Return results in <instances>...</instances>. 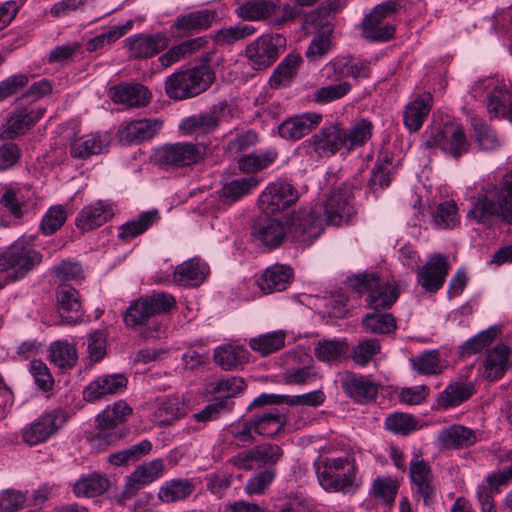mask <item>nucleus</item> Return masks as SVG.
I'll list each match as a JSON object with an SVG mask.
<instances>
[{"label":"nucleus","mask_w":512,"mask_h":512,"mask_svg":"<svg viewBox=\"0 0 512 512\" xmlns=\"http://www.w3.org/2000/svg\"><path fill=\"white\" fill-rule=\"evenodd\" d=\"M323 232V220L314 210L303 209L292 218L288 229L274 218L259 217L252 228V235L269 249L277 248L288 233L303 245H310Z\"/></svg>","instance_id":"nucleus-1"},{"label":"nucleus","mask_w":512,"mask_h":512,"mask_svg":"<svg viewBox=\"0 0 512 512\" xmlns=\"http://www.w3.org/2000/svg\"><path fill=\"white\" fill-rule=\"evenodd\" d=\"M467 217L488 227L497 219L512 225V170L502 177L499 184H487L482 188Z\"/></svg>","instance_id":"nucleus-2"},{"label":"nucleus","mask_w":512,"mask_h":512,"mask_svg":"<svg viewBox=\"0 0 512 512\" xmlns=\"http://www.w3.org/2000/svg\"><path fill=\"white\" fill-rule=\"evenodd\" d=\"M43 260L42 254L34 248L33 238H19L0 251V272L11 271L13 281L23 279Z\"/></svg>","instance_id":"nucleus-3"},{"label":"nucleus","mask_w":512,"mask_h":512,"mask_svg":"<svg viewBox=\"0 0 512 512\" xmlns=\"http://www.w3.org/2000/svg\"><path fill=\"white\" fill-rule=\"evenodd\" d=\"M287 423V417L278 409L263 410L255 413L243 426L233 427L231 434L238 441L237 445L253 444L256 436L272 438L280 433Z\"/></svg>","instance_id":"nucleus-4"},{"label":"nucleus","mask_w":512,"mask_h":512,"mask_svg":"<svg viewBox=\"0 0 512 512\" xmlns=\"http://www.w3.org/2000/svg\"><path fill=\"white\" fill-rule=\"evenodd\" d=\"M213 79V73L204 66L181 70L166 79L165 91L171 99L184 100L207 90Z\"/></svg>","instance_id":"nucleus-5"},{"label":"nucleus","mask_w":512,"mask_h":512,"mask_svg":"<svg viewBox=\"0 0 512 512\" xmlns=\"http://www.w3.org/2000/svg\"><path fill=\"white\" fill-rule=\"evenodd\" d=\"M175 305L176 300L173 295L166 292H153L130 303L123 314L124 324L130 329L144 326L152 317L169 312Z\"/></svg>","instance_id":"nucleus-6"},{"label":"nucleus","mask_w":512,"mask_h":512,"mask_svg":"<svg viewBox=\"0 0 512 512\" xmlns=\"http://www.w3.org/2000/svg\"><path fill=\"white\" fill-rule=\"evenodd\" d=\"M423 144L426 148L438 147L446 155L459 159L468 153L470 143L460 124L446 122L442 126L425 131Z\"/></svg>","instance_id":"nucleus-7"},{"label":"nucleus","mask_w":512,"mask_h":512,"mask_svg":"<svg viewBox=\"0 0 512 512\" xmlns=\"http://www.w3.org/2000/svg\"><path fill=\"white\" fill-rule=\"evenodd\" d=\"M206 146L200 142L168 143L154 152L155 163L163 168H184L203 160Z\"/></svg>","instance_id":"nucleus-8"},{"label":"nucleus","mask_w":512,"mask_h":512,"mask_svg":"<svg viewBox=\"0 0 512 512\" xmlns=\"http://www.w3.org/2000/svg\"><path fill=\"white\" fill-rule=\"evenodd\" d=\"M349 283L358 293H368V304L375 310L390 308L399 296L397 288L376 273L354 276Z\"/></svg>","instance_id":"nucleus-9"},{"label":"nucleus","mask_w":512,"mask_h":512,"mask_svg":"<svg viewBox=\"0 0 512 512\" xmlns=\"http://www.w3.org/2000/svg\"><path fill=\"white\" fill-rule=\"evenodd\" d=\"M319 464L323 465V470L318 473V478L325 490L342 491L353 486L355 464L350 456L323 458Z\"/></svg>","instance_id":"nucleus-10"},{"label":"nucleus","mask_w":512,"mask_h":512,"mask_svg":"<svg viewBox=\"0 0 512 512\" xmlns=\"http://www.w3.org/2000/svg\"><path fill=\"white\" fill-rule=\"evenodd\" d=\"M286 45L281 34H264L247 45L245 57L248 65L256 71L269 68L279 57Z\"/></svg>","instance_id":"nucleus-11"},{"label":"nucleus","mask_w":512,"mask_h":512,"mask_svg":"<svg viewBox=\"0 0 512 512\" xmlns=\"http://www.w3.org/2000/svg\"><path fill=\"white\" fill-rule=\"evenodd\" d=\"M299 198L297 189L285 181H277L266 187L258 199V206L265 214H275L295 205Z\"/></svg>","instance_id":"nucleus-12"},{"label":"nucleus","mask_w":512,"mask_h":512,"mask_svg":"<svg viewBox=\"0 0 512 512\" xmlns=\"http://www.w3.org/2000/svg\"><path fill=\"white\" fill-rule=\"evenodd\" d=\"M310 210H314L323 220V227L325 223L332 225H341L343 223H348L354 214V208L350 204V193L346 188L338 187L332 191H330L327 199L323 204L324 214L326 219H324L320 214V208L315 206Z\"/></svg>","instance_id":"nucleus-13"},{"label":"nucleus","mask_w":512,"mask_h":512,"mask_svg":"<svg viewBox=\"0 0 512 512\" xmlns=\"http://www.w3.org/2000/svg\"><path fill=\"white\" fill-rule=\"evenodd\" d=\"M306 144L318 157H330L341 148H346V131L340 124H329L309 138Z\"/></svg>","instance_id":"nucleus-14"},{"label":"nucleus","mask_w":512,"mask_h":512,"mask_svg":"<svg viewBox=\"0 0 512 512\" xmlns=\"http://www.w3.org/2000/svg\"><path fill=\"white\" fill-rule=\"evenodd\" d=\"M66 420L67 415L63 410L48 412L23 430V441L30 446L41 444L55 434Z\"/></svg>","instance_id":"nucleus-15"},{"label":"nucleus","mask_w":512,"mask_h":512,"mask_svg":"<svg viewBox=\"0 0 512 512\" xmlns=\"http://www.w3.org/2000/svg\"><path fill=\"white\" fill-rule=\"evenodd\" d=\"M450 265L442 254H433L417 275L418 284L427 292L435 293L440 290L448 275Z\"/></svg>","instance_id":"nucleus-16"},{"label":"nucleus","mask_w":512,"mask_h":512,"mask_svg":"<svg viewBox=\"0 0 512 512\" xmlns=\"http://www.w3.org/2000/svg\"><path fill=\"white\" fill-rule=\"evenodd\" d=\"M410 479L413 490L419 497H422L424 505H432L436 497L434 476L428 463L418 459V456L411 461Z\"/></svg>","instance_id":"nucleus-17"},{"label":"nucleus","mask_w":512,"mask_h":512,"mask_svg":"<svg viewBox=\"0 0 512 512\" xmlns=\"http://www.w3.org/2000/svg\"><path fill=\"white\" fill-rule=\"evenodd\" d=\"M163 128L159 118L136 119L128 122L118 131L119 140L125 144H139L151 140Z\"/></svg>","instance_id":"nucleus-18"},{"label":"nucleus","mask_w":512,"mask_h":512,"mask_svg":"<svg viewBox=\"0 0 512 512\" xmlns=\"http://www.w3.org/2000/svg\"><path fill=\"white\" fill-rule=\"evenodd\" d=\"M322 121L318 113H303L290 117L278 126V134L285 140L296 141L316 129Z\"/></svg>","instance_id":"nucleus-19"},{"label":"nucleus","mask_w":512,"mask_h":512,"mask_svg":"<svg viewBox=\"0 0 512 512\" xmlns=\"http://www.w3.org/2000/svg\"><path fill=\"white\" fill-rule=\"evenodd\" d=\"M340 383L344 392L360 404L372 401L378 394V385L363 375L346 372Z\"/></svg>","instance_id":"nucleus-20"},{"label":"nucleus","mask_w":512,"mask_h":512,"mask_svg":"<svg viewBox=\"0 0 512 512\" xmlns=\"http://www.w3.org/2000/svg\"><path fill=\"white\" fill-rule=\"evenodd\" d=\"M164 463L162 459H154L138 466L128 477L123 490L125 498H131L138 490L145 485L152 483L162 476Z\"/></svg>","instance_id":"nucleus-21"},{"label":"nucleus","mask_w":512,"mask_h":512,"mask_svg":"<svg viewBox=\"0 0 512 512\" xmlns=\"http://www.w3.org/2000/svg\"><path fill=\"white\" fill-rule=\"evenodd\" d=\"M293 270L290 266L275 264L264 270L257 280L259 288L265 294L286 290L293 280Z\"/></svg>","instance_id":"nucleus-22"},{"label":"nucleus","mask_w":512,"mask_h":512,"mask_svg":"<svg viewBox=\"0 0 512 512\" xmlns=\"http://www.w3.org/2000/svg\"><path fill=\"white\" fill-rule=\"evenodd\" d=\"M57 309L66 323H75L81 318V300L78 291L68 284H61L56 290Z\"/></svg>","instance_id":"nucleus-23"},{"label":"nucleus","mask_w":512,"mask_h":512,"mask_svg":"<svg viewBox=\"0 0 512 512\" xmlns=\"http://www.w3.org/2000/svg\"><path fill=\"white\" fill-rule=\"evenodd\" d=\"M112 207L101 200L84 206L78 213L75 223L81 231H91L110 220Z\"/></svg>","instance_id":"nucleus-24"},{"label":"nucleus","mask_w":512,"mask_h":512,"mask_svg":"<svg viewBox=\"0 0 512 512\" xmlns=\"http://www.w3.org/2000/svg\"><path fill=\"white\" fill-rule=\"evenodd\" d=\"M127 379L122 374L102 375L92 381L84 390V399L97 401L106 395H113L126 388Z\"/></svg>","instance_id":"nucleus-25"},{"label":"nucleus","mask_w":512,"mask_h":512,"mask_svg":"<svg viewBox=\"0 0 512 512\" xmlns=\"http://www.w3.org/2000/svg\"><path fill=\"white\" fill-rule=\"evenodd\" d=\"M111 98L114 103L128 107H143L149 103L151 94L149 90L140 83H123L110 89Z\"/></svg>","instance_id":"nucleus-26"},{"label":"nucleus","mask_w":512,"mask_h":512,"mask_svg":"<svg viewBox=\"0 0 512 512\" xmlns=\"http://www.w3.org/2000/svg\"><path fill=\"white\" fill-rule=\"evenodd\" d=\"M126 41L131 57L136 59L153 57L166 46V38L161 34H138Z\"/></svg>","instance_id":"nucleus-27"},{"label":"nucleus","mask_w":512,"mask_h":512,"mask_svg":"<svg viewBox=\"0 0 512 512\" xmlns=\"http://www.w3.org/2000/svg\"><path fill=\"white\" fill-rule=\"evenodd\" d=\"M186 414V406L181 397L170 395L158 400L157 408L152 414V422L159 426L172 424Z\"/></svg>","instance_id":"nucleus-28"},{"label":"nucleus","mask_w":512,"mask_h":512,"mask_svg":"<svg viewBox=\"0 0 512 512\" xmlns=\"http://www.w3.org/2000/svg\"><path fill=\"white\" fill-rule=\"evenodd\" d=\"M208 272L205 263L198 258H192L176 267L174 281L182 286H197L204 281Z\"/></svg>","instance_id":"nucleus-29"},{"label":"nucleus","mask_w":512,"mask_h":512,"mask_svg":"<svg viewBox=\"0 0 512 512\" xmlns=\"http://www.w3.org/2000/svg\"><path fill=\"white\" fill-rule=\"evenodd\" d=\"M258 185L259 179L255 176L232 179L222 185L220 199L224 204H233L250 194Z\"/></svg>","instance_id":"nucleus-30"},{"label":"nucleus","mask_w":512,"mask_h":512,"mask_svg":"<svg viewBox=\"0 0 512 512\" xmlns=\"http://www.w3.org/2000/svg\"><path fill=\"white\" fill-rule=\"evenodd\" d=\"M509 356L510 349L504 344H498L490 350L484 362V377L489 381L503 377L509 366Z\"/></svg>","instance_id":"nucleus-31"},{"label":"nucleus","mask_w":512,"mask_h":512,"mask_svg":"<svg viewBox=\"0 0 512 512\" xmlns=\"http://www.w3.org/2000/svg\"><path fill=\"white\" fill-rule=\"evenodd\" d=\"M438 440L446 448H458L476 444L478 437L471 428L454 424L441 430L438 434Z\"/></svg>","instance_id":"nucleus-32"},{"label":"nucleus","mask_w":512,"mask_h":512,"mask_svg":"<svg viewBox=\"0 0 512 512\" xmlns=\"http://www.w3.org/2000/svg\"><path fill=\"white\" fill-rule=\"evenodd\" d=\"M471 125L473 127L475 143L481 151L493 152L502 147L503 140L498 135L497 131L486 121L481 118L473 117L471 119Z\"/></svg>","instance_id":"nucleus-33"},{"label":"nucleus","mask_w":512,"mask_h":512,"mask_svg":"<svg viewBox=\"0 0 512 512\" xmlns=\"http://www.w3.org/2000/svg\"><path fill=\"white\" fill-rule=\"evenodd\" d=\"M132 414V408L123 400H119L112 405H108L95 418L96 428L98 430H109L116 428L124 423Z\"/></svg>","instance_id":"nucleus-34"},{"label":"nucleus","mask_w":512,"mask_h":512,"mask_svg":"<svg viewBox=\"0 0 512 512\" xmlns=\"http://www.w3.org/2000/svg\"><path fill=\"white\" fill-rule=\"evenodd\" d=\"M432 96L429 93L418 96L407 104L404 111V124L411 132L418 131L431 109Z\"/></svg>","instance_id":"nucleus-35"},{"label":"nucleus","mask_w":512,"mask_h":512,"mask_svg":"<svg viewBox=\"0 0 512 512\" xmlns=\"http://www.w3.org/2000/svg\"><path fill=\"white\" fill-rule=\"evenodd\" d=\"M474 392L472 383L453 382L439 394L437 403L442 408L455 407L467 401Z\"/></svg>","instance_id":"nucleus-36"},{"label":"nucleus","mask_w":512,"mask_h":512,"mask_svg":"<svg viewBox=\"0 0 512 512\" xmlns=\"http://www.w3.org/2000/svg\"><path fill=\"white\" fill-rule=\"evenodd\" d=\"M110 485L109 479L100 473H91L76 481L73 492L77 497H96L105 493Z\"/></svg>","instance_id":"nucleus-37"},{"label":"nucleus","mask_w":512,"mask_h":512,"mask_svg":"<svg viewBox=\"0 0 512 512\" xmlns=\"http://www.w3.org/2000/svg\"><path fill=\"white\" fill-rule=\"evenodd\" d=\"M216 18V12L209 9L190 12L179 16L174 26L177 30L188 33L191 31L203 30L209 28Z\"/></svg>","instance_id":"nucleus-38"},{"label":"nucleus","mask_w":512,"mask_h":512,"mask_svg":"<svg viewBox=\"0 0 512 512\" xmlns=\"http://www.w3.org/2000/svg\"><path fill=\"white\" fill-rule=\"evenodd\" d=\"M108 145L107 136L91 134L71 142L70 154L73 158L87 159L91 155L99 154Z\"/></svg>","instance_id":"nucleus-39"},{"label":"nucleus","mask_w":512,"mask_h":512,"mask_svg":"<svg viewBox=\"0 0 512 512\" xmlns=\"http://www.w3.org/2000/svg\"><path fill=\"white\" fill-rule=\"evenodd\" d=\"M215 362L224 370L236 369L248 361L247 350L239 345H223L214 351Z\"/></svg>","instance_id":"nucleus-40"},{"label":"nucleus","mask_w":512,"mask_h":512,"mask_svg":"<svg viewBox=\"0 0 512 512\" xmlns=\"http://www.w3.org/2000/svg\"><path fill=\"white\" fill-rule=\"evenodd\" d=\"M345 340L323 339L314 344V354L319 361L332 363L339 361L348 352Z\"/></svg>","instance_id":"nucleus-41"},{"label":"nucleus","mask_w":512,"mask_h":512,"mask_svg":"<svg viewBox=\"0 0 512 512\" xmlns=\"http://www.w3.org/2000/svg\"><path fill=\"white\" fill-rule=\"evenodd\" d=\"M361 323L366 333L378 335H389L397 328L396 319L391 313H368Z\"/></svg>","instance_id":"nucleus-42"},{"label":"nucleus","mask_w":512,"mask_h":512,"mask_svg":"<svg viewBox=\"0 0 512 512\" xmlns=\"http://www.w3.org/2000/svg\"><path fill=\"white\" fill-rule=\"evenodd\" d=\"M159 219L160 215L157 209L142 212L137 219L126 222L119 228V238L123 240L134 238L145 232Z\"/></svg>","instance_id":"nucleus-43"},{"label":"nucleus","mask_w":512,"mask_h":512,"mask_svg":"<svg viewBox=\"0 0 512 512\" xmlns=\"http://www.w3.org/2000/svg\"><path fill=\"white\" fill-rule=\"evenodd\" d=\"M381 20L375 21L370 15H366L361 22V35L369 42H386L390 40L395 33V27L390 24L381 26Z\"/></svg>","instance_id":"nucleus-44"},{"label":"nucleus","mask_w":512,"mask_h":512,"mask_svg":"<svg viewBox=\"0 0 512 512\" xmlns=\"http://www.w3.org/2000/svg\"><path fill=\"white\" fill-rule=\"evenodd\" d=\"M285 339L284 331H274L251 338L249 347L261 356H267L282 349L285 346Z\"/></svg>","instance_id":"nucleus-45"},{"label":"nucleus","mask_w":512,"mask_h":512,"mask_svg":"<svg viewBox=\"0 0 512 512\" xmlns=\"http://www.w3.org/2000/svg\"><path fill=\"white\" fill-rule=\"evenodd\" d=\"M195 489L189 480L174 479L166 482L159 490L158 497L161 501L172 503L189 497Z\"/></svg>","instance_id":"nucleus-46"},{"label":"nucleus","mask_w":512,"mask_h":512,"mask_svg":"<svg viewBox=\"0 0 512 512\" xmlns=\"http://www.w3.org/2000/svg\"><path fill=\"white\" fill-rule=\"evenodd\" d=\"M50 361L60 369H71L77 362V350L68 341H55L50 346Z\"/></svg>","instance_id":"nucleus-47"},{"label":"nucleus","mask_w":512,"mask_h":512,"mask_svg":"<svg viewBox=\"0 0 512 512\" xmlns=\"http://www.w3.org/2000/svg\"><path fill=\"white\" fill-rule=\"evenodd\" d=\"M278 153L274 149L262 153H251L238 159L240 170L246 173H254L270 166L277 158Z\"/></svg>","instance_id":"nucleus-48"},{"label":"nucleus","mask_w":512,"mask_h":512,"mask_svg":"<svg viewBox=\"0 0 512 512\" xmlns=\"http://www.w3.org/2000/svg\"><path fill=\"white\" fill-rule=\"evenodd\" d=\"M273 10L271 1L247 0L236 9V13L243 19L254 21L268 17Z\"/></svg>","instance_id":"nucleus-49"},{"label":"nucleus","mask_w":512,"mask_h":512,"mask_svg":"<svg viewBox=\"0 0 512 512\" xmlns=\"http://www.w3.org/2000/svg\"><path fill=\"white\" fill-rule=\"evenodd\" d=\"M281 456L282 453L279 450H251L244 457L239 456L235 460V464L242 468L252 469L254 468V462L258 467L270 465L276 463Z\"/></svg>","instance_id":"nucleus-50"},{"label":"nucleus","mask_w":512,"mask_h":512,"mask_svg":"<svg viewBox=\"0 0 512 512\" xmlns=\"http://www.w3.org/2000/svg\"><path fill=\"white\" fill-rule=\"evenodd\" d=\"M497 333L498 328L496 326H491L488 329L479 332L474 337L468 339L461 346L462 356H470L481 352L495 340Z\"/></svg>","instance_id":"nucleus-51"},{"label":"nucleus","mask_w":512,"mask_h":512,"mask_svg":"<svg viewBox=\"0 0 512 512\" xmlns=\"http://www.w3.org/2000/svg\"><path fill=\"white\" fill-rule=\"evenodd\" d=\"M301 57L296 54L287 55L276 67L271 78L272 87H278L284 81H289L296 74Z\"/></svg>","instance_id":"nucleus-52"},{"label":"nucleus","mask_w":512,"mask_h":512,"mask_svg":"<svg viewBox=\"0 0 512 512\" xmlns=\"http://www.w3.org/2000/svg\"><path fill=\"white\" fill-rule=\"evenodd\" d=\"M256 28L252 25L242 24L220 29L214 37L218 45H231L254 34Z\"/></svg>","instance_id":"nucleus-53"},{"label":"nucleus","mask_w":512,"mask_h":512,"mask_svg":"<svg viewBox=\"0 0 512 512\" xmlns=\"http://www.w3.org/2000/svg\"><path fill=\"white\" fill-rule=\"evenodd\" d=\"M381 345L376 338H366L352 348V359L353 361L361 366H366L374 355L380 352Z\"/></svg>","instance_id":"nucleus-54"},{"label":"nucleus","mask_w":512,"mask_h":512,"mask_svg":"<svg viewBox=\"0 0 512 512\" xmlns=\"http://www.w3.org/2000/svg\"><path fill=\"white\" fill-rule=\"evenodd\" d=\"M399 484L391 477H377L372 483V495L392 506L398 493Z\"/></svg>","instance_id":"nucleus-55"},{"label":"nucleus","mask_w":512,"mask_h":512,"mask_svg":"<svg viewBox=\"0 0 512 512\" xmlns=\"http://www.w3.org/2000/svg\"><path fill=\"white\" fill-rule=\"evenodd\" d=\"M433 223L441 229H449L458 223L457 205L453 201L440 203L432 213Z\"/></svg>","instance_id":"nucleus-56"},{"label":"nucleus","mask_w":512,"mask_h":512,"mask_svg":"<svg viewBox=\"0 0 512 512\" xmlns=\"http://www.w3.org/2000/svg\"><path fill=\"white\" fill-rule=\"evenodd\" d=\"M418 422L416 418L410 414L396 412L388 416L385 420L387 430L401 435H407L416 430Z\"/></svg>","instance_id":"nucleus-57"},{"label":"nucleus","mask_w":512,"mask_h":512,"mask_svg":"<svg viewBox=\"0 0 512 512\" xmlns=\"http://www.w3.org/2000/svg\"><path fill=\"white\" fill-rule=\"evenodd\" d=\"M351 84L347 81L318 88L313 93V100L319 104H327L343 98L351 91Z\"/></svg>","instance_id":"nucleus-58"},{"label":"nucleus","mask_w":512,"mask_h":512,"mask_svg":"<svg viewBox=\"0 0 512 512\" xmlns=\"http://www.w3.org/2000/svg\"><path fill=\"white\" fill-rule=\"evenodd\" d=\"M67 218L66 209L62 205L52 206L42 218L40 229L44 235H52L59 230Z\"/></svg>","instance_id":"nucleus-59"},{"label":"nucleus","mask_w":512,"mask_h":512,"mask_svg":"<svg viewBox=\"0 0 512 512\" xmlns=\"http://www.w3.org/2000/svg\"><path fill=\"white\" fill-rule=\"evenodd\" d=\"M390 160L385 158L381 163H377L371 171V177L368 182L367 192L377 193L378 190H382L390 184Z\"/></svg>","instance_id":"nucleus-60"},{"label":"nucleus","mask_w":512,"mask_h":512,"mask_svg":"<svg viewBox=\"0 0 512 512\" xmlns=\"http://www.w3.org/2000/svg\"><path fill=\"white\" fill-rule=\"evenodd\" d=\"M318 377V371L313 364L303 367H291L286 369L283 374V380L286 384L296 385L309 383Z\"/></svg>","instance_id":"nucleus-61"},{"label":"nucleus","mask_w":512,"mask_h":512,"mask_svg":"<svg viewBox=\"0 0 512 512\" xmlns=\"http://www.w3.org/2000/svg\"><path fill=\"white\" fill-rule=\"evenodd\" d=\"M511 101L509 92L504 88H495L488 95L487 110L491 117L506 115L507 105Z\"/></svg>","instance_id":"nucleus-62"},{"label":"nucleus","mask_w":512,"mask_h":512,"mask_svg":"<svg viewBox=\"0 0 512 512\" xmlns=\"http://www.w3.org/2000/svg\"><path fill=\"white\" fill-rule=\"evenodd\" d=\"M30 373L38 388L44 392L50 391L54 385V379L47 365L40 359L30 362Z\"/></svg>","instance_id":"nucleus-63"},{"label":"nucleus","mask_w":512,"mask_h":512,"mask_svg":"<svg viewBox=\"0 0 512 512\" xmlns=\"http://www.w3.org/2000/svg\"><path fill=\"white\" fill-rule=\"evenodd\" d=\"M26 493L15 489L0 492V512H16L24 507Z\"/></svg>","instance_id":"nucleus-64"}]
</instances>
